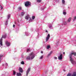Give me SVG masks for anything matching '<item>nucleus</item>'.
Here are the masks:
<instances>
[{"mask_svg": "<svg viewBox=\"0 0 76 76\" xmlns=\"http://www.w3.org/2000/svg\"><path fill=\"white\" fill-rule=\"evenodd\" d=\"M46 48H47V49H49V48H50V46L49 45V46H47Z\"/></svg>", "mask_w": 76, "mask_h": 76, "instance_id": "obj_22", "label": "nucleus"}, {"mask_svg": "<svg viewBox=\"0 0 76 76\" xmlns=\"http://www.w3.org/2000/svg\"><path fill=\"white\" fill-rule=\"evenodd\" d=\"M62 3L63 4H65V1H64V0H62Z\"/></svg>", "mask_w": 76, "mask_h": 76, "instance_id": "obj_14", "label": "nucleus"}, {"mask_svg": "<svg viewBox=\"0 0 76 76\" xmlns=\"http://www.w3.org/2000/svg\"><path fill=\"white\" fill-rule=\"evenodd\" d=\"M29 18H30V19H31V18L30 17Z\"/></svg>", "mask_w": 76, "mask_h": 76, "instance_id": "obj_38", "label": "nucleus"}, {"mask_svg": "<svg viewBox=\"0 0 76 76\" xmlns=\"http://www.w3.org/2000/svg\"><path fill=\"white\" fill-rule=\"evenodd\" d=\"M3 38L5 39L6 38V34H5V35H3L2 37H1V39H2Z\"/></svg>", "mask_w": 76, "mask_h": 76, "instance_id": "obj_10", "label": "nucleus"}, {"mask_svg": "<svg viewBox=\"0 0 76 76\" xmlns=\"http://www.w3.org/2000/svg\"><path fill=\"white\" fill-rule=\"evenodd\" d=\"M35 18V16H33L32 17V19H34Z\"/></svg>", "mask_w": 76, "mask_h": 76, "instance_id": "obj_26", "label": "nucleus"}, {"mask_svg": "<svg viewBox=\"0 0 76 76\" xmlns=\"http://www.w3.org/2000/svg\"><path fill=\"white\" fill-rule=\"evenodd\" d=\"M63 59V55L61 54L58 57V59L60 60H61Z\"/></svg>", "mask_w": 76, "mask_h": 76, "instance_id": "obj_6", "label": "nucleus"}, {"mask_svg": "<svg viewBox=\"0 0 76 76\" xmlns=\"http://www.w3.org/2000/svg\"><path fill=\"white\" fill-rule=\"evenodd\" d=\"M18 10L19 11L20 10H22V7H18Z\"/></svg>", "mask_w": 76, "mask_h": 76, "instance_id": "obj_13", "label": "nucleus"}, {"mask_svg": "<svg viewBox=\"0 0 76 76\" xmlns=\"http://www.w3.org/2000/svg\"><path fill=\"white\" fill-rule=\"evenodd\" d=\"M46 32H48V31H47V30H46Z\"/></svg>", "mask_w": 76, "mask_h": 76, "instance_id": "obj_37", "label": "nucleus"}, {"mask_svg": "<svg viewBox=\"0 0 76 76\" xmlns=\"http://www.w3.org/2000/svg\"><path fill=\"white\" fill-rule=\"evenodd\" d=\"M1 9H3V7L1 6Z\"/></svg>", "mask_w": 76, "mask_h": 76, "instance_id": "obj_34", "label": "nucleus"}, {"mask_svg": "<svg viewBox=\"0 0 76 76\" xmlns=\"http://www.w3.org/2000/svg\"><path fill=\"white\" fill-rule=\"evenodd\" d=\"M72 54L74 56H76V52L72 53Z\"/></svg>", "mask_w": 76, "mask_h": 76, "instance_id": "obj_16", "label": "nucleus"}, {"mask_svg": "<svg viewBox=\"0 0 76 76\" xmlns=\"http://www.w3.org/2000/svg\"><path fill=\"white\" fill-rule=\"evenodd\" d=\"M31 2L29 1H27L25 2V5L26 7H28L29 6H31Z\"/></svg>", "mask_w": 76, "mask_h": 76, "instance_id": "obj_3", "label": "nucleus"}, {"mask_svg": "<svg viewBox=\"0 0 76 76\" xmlns=\"http://www.w3.org/2000/svg\"><path fill=\"white\" fill-rule=\"evenodd\" d=\"M6 44L7 45V46L8 47L9 46H10V44L9 42H6Z\"/></svg>", "mask_w": 76, "mask_h": 76, "instance_id": "obj_11", "label": "nucleus"}, {"mask_svg": "<svg viewBox=\"0 0 76 76\" xmlns=\"http://www.w3.org/2000/svg\"><path fill=\"white\" fill-rule=\"evenodd\" d=\"M21 64H24L25 63H24V61H22L21 62Z\"/></svg>", "mask_w": 76, "mask_h": 76, "instance_id": "obj_24", "label": "nucleus"}, {"mask_svg": "<svg viewBox=\"0 0 76 76\" xmlns=\"http://www.w3.org/2000/svg\"><path fill=\"white\" fill-rule=\"evenodd\" d=\"M50 34H48L46 38V42L48 41V40L50 39Z\"/></svg>", "mask_w": 76, "mask_h": 76, "instance_id": "obj_5", "label": "nucleus"}, {"mask_svg": "<svg viewBox=\"0 0 76 76\" xmlns=\"http://www.w3.org/2000/svg\"><path fill=\"white\" fill-rule=\"evenodd\" d=\"M66 12H63V14L64 15H66Z\"/></svg>", "mask_w": 76, "mask_h": 76, "instance_id": "obj_23", "label": "nucleus"}, {"mask_svg": "<svg viewBox=\"0 0 76 76\" xmlns=\"http://www.w3.org/2000/svg\"><path fill=\"white\" fill-rule=\"evenodd\" d=\"M64 70V71H65V70Z\"/></svg>", "mask_w": 76, "mask_h": 76, "instance_id": "obj_39", "label": "nucleus"}, {"mask_svg": "<svg viewBox=\"0 0 76 76\" xmlns=\"http://www.w3.org/2000/svg\"><path fill=\"white\" fill-rule=\"evenodd\" d=\"M35 54L34 53L32 52L29 54V56L26 58L27 60H32L35 57Z\"/></svg>", "mask_w": 76, "mask_h": 76, "instance_id": "obj_1", "label": "nucleus"}, {"mask_svg": "<svg viewBox=\"0 0 76 76\" xmlns=\"http://www.w3.org/2000/svg\"><path fill=\"white\" fill-rule=\"evenodd\" d=\"M3 39H0V45L2 46L3 45Z\"/></svg>", "mask_w": 76, "mask_h": 76, "instance_id": "obj_8", "label": "nucleus"}, {"mask_svg": "<svg viewBox=\"0 0 76 76\" xmlns=\"http://www.w3.org/2000/svg\"><path fill=\"white\" fill-rule=\"evenodd\" d=\"M28 19H29L28 16H27L26 17V19L27 20H28Z\"/></svg>", "mask_w": 76, "mask_h": 76, "instance_id": "obj_15", "label": "nucleus"}, {"mask_svg": "<svg viewBox=\"0 0 76 76\" xmlns=\"http://www.w3.org/2000/svg\"><path fill=\"white\" fill-rule=\"evenodd\" d=\"M43 58V56H42L40 58V59H42Z\"/></svg>", "mask_w": 76, "mask_h": 76, "instance_id": "obj_28", "label": "nucleus"}, {"mask_svg": "<svg viewBox=\"0 0 76 76\" xmlns=\"http://www.w3.org/2000/svg\"><path fill=\"white\" fill-rule=\"evenodd\" d=\"M74 20H76V16L74 17Z\"/></svg>", "mask_w": 76, "mask_h": 76, "instance_id": "obj_32", "label": "nucleus"}, {"mask_svg": "<svg viewBox=\"0 0 76 76\" xmlns=\"http://www.w3.org/2000/svg\"><path fill=\"white\" fill-rule=\"evenodd\" d=\"M31 69L30 68H29L27 70V71L26 72V76H28V73H29V71H30V70Z\"/></svg>", "mask_w": 76, "mask_h": 76, "instance_id": "obj_7", "label": "nucleus"}, {"mask_svg": "<svg viewBox=\"0 0 76 76\" xmlns=\"http://www.w3.org/2000/svg\"><path fill=\"white\" fill-rule=\"evenodd\" d=\"M41 53H42H42H43V52H42V51H41Z\"/></svg>", "mask_w": 76, "mask_h": 76, "instance_id": "obj_35", "label": "nucleus"}, {"mask_svg": "<svg viewBox=\"0 0 76 76\" xmlns=\"http://www.w3.org/2000/svg\"><path fill=\"white\" fill-rule=\"evenodd\" d=\"M71 18H70L68 20V22H70V21L71 20Z\"/></svg>", "mask_w": 76, "mask_h": 76, "instance_id": "obj_17", "label": "nucleus"}, {"mask_svg": "<svg viewBox=\"0 0 76 76\" xmlns=\"http://www.w3.org/2000/svg\"><path fill=\"white\" fill-rule=\"evenodd\" d=\"M54 59H56H56H57V57H54Z\"/></svg>", "mask_w": 76, "mask_h": 76, "instance_id": "obj_30", "label": "nucleus"}, {"mask_svg": "<svg viewBox=\"0 0 76 76\" xmlns=\"http://www.w3.org/2000/svg\"><path fill=\"white\" fill-rule=\"evenodd\" d=\"M41 1V0H37V2L38 3H40Z\"/></svg>", "mask_w": 76, "mask_h": 76, "instance_id": "obj_20", "label": "nucleus"}, {"mask_svg": "<svg viewBox=\"0 0 76 76\" xmlns=\"http://www.w3.org/2000/svg\"><path fill=\"white\" fill-rule=\"evenodd\" d=\"M6 25H7V21H6V23H5Z\"/></svg>", "mask_w": 76, "mask_h": 76, "instance_id": "obj_31", "label": "nucleus"}, {"mask_svg": "<svg viewBox=\"0 0 76 76\" xmlns=\"http://www.w3.org/2000/svg\"><path fill=\"white\" fill-rule=\"evenodd\" d=\"M10 15H9L8 16V19H9V18H10Z\"/></svg>", "mask_w": 76, "mask_h": 76, "instance_id": "obj_27", "label": "nucleus"}, {"mask_svg": "<svg viewBox=\"0 0 76 76\" xmlns=\"http://www.w3.org/2000/svg\"><path fill=\"white\" fill-rule=\"evenodd\" d=\"M16 75V72L15 70L13 71V75Z\"/></svg>", "mask_w": 76, "mask_h": 76, "instance_id": "obj_18", "label": "nucleus"}, {"mask_svg": "<svg viewBox=\"0 0 76 76\" xmlns=\"http://www.w3.org/2000/svg\"><path fill=\"white\" fill-rule=\"evenodd\" d=\"M24 14H25L24 12H21V16H23V15H24Z\"/></svg>", "mask_w": 76, "mask_h": 76, "instance_id": "obj_21", "label": "nucleus"}, {"mask_svg": "<svg viewBox=\"0 0 76 76\" xmlns=\"http://www.w3.org/2000/svg\"><path fill=\"white\" fill-rule=\"evenodd\" d=\"M27 52H28V51H31V50H30V49H28L27 50Z\"/></svg>", "mask_w": 76, "mask_h": 76, "instance_id": "obj_25", "label": "nucleus"}, {"mask_svg": "<svg viewBox=\"0 0 76 76\" xmlns=\"http://www.w3.org/2000/svg\"><path fill=\"white\" fill-rule=\"evenodd\" d=\"M17 76H22V74H21V73H20L17 72Z\"/></svg>", "mask_w": 76, "mask_h": 76, "instance_id": "obj_12", "label": "nucleus"}, {"mask_svg": "<svg viewBox=\"0 0 76 76\" xmlns=\"http://www.w3.org/2000/svg\"><path fill=\"white\" fill-rule=\"evenodd\" d=\"M72 56H73V54H72V53L69 55V57L70 58V61H71V63L72 64H73V63L75 62V61H74V60H73L72 58Z\"/></svg>", "mask_w": 76, "mask_h": 76, "instance_id": "obj_2", "label": "nucleus"}, {"mask_svg": "<svg viewBox=\"0 0 76 76\" xmlns=\"http://www.w3.org/2000/svg\"><path fill=\"white\" fill-rule=\"evenodd\" d=\"M19 71L21 73H23V70L22 69V68L20 67L19 68Z\"/></svg>", "mask_w": 76, "mask_h": 76, "instance_id": "obj_9", "label": "nucleus"}, {"mask_svg": "<svg viewBox=\"0 0 76 76\" xmlns=\"http://www.w3.org/2000/svg\"><path fill=\"white\" fill-rule=\"evenodd\" d=\"M64 24L65 25H66L67 24V22H64Z\"/></svg>", "mask_w": 76, "mask_h": 76, "instance_id": "obj_29", "label": "nucleus"}, {"mask_svg": "<svg viewBox=\"0 0 76 76\" xmlns=\"http://www.w3.org/2000/svg\"><path fill=\"white\" fill-rule=\"evenodd\" d=\"M63 54H65V52H63Z\"/></svg>", "mask_w": 76, "mask_h": 76, "instance_id": "obj_36", "label": "nucleus"}, {"mask_svg": "<svg viewBox=\"0 0 76 76\" xmlns=\"http://www.w3.org/2000/svg\"><path fill=\"white\" fill-rule=\"evenodd\" d=\"M15 24H14L13 25V28H15Z\"/></svg>", "mask_w": 76, "mask_h": 76, "instance_id": "obj_33", "label": "nucleus"}, {"mask_svg": "<svg viewBox=\"0 0 76 76\" xmlns=\"http://www.w3.org/2000/svg\"><path fill=\"white\" fill-rule=\"evenodd\" d=\"M53 53V52L51 51L50 52V53L48 54V56H50L51 54H52Z\"/></svg>", "mask_w": 76, "mask_h": 76, "instance_id": "obj_19", "label": "nucleus"}, {"mask_svg": "<svg viewBox=\"0 0 76 76\" xmlns=\"http://www.w3.org/2000/svg\"><path fill=\"white\" fill-rule=\"evenodd\" d=\"M67 76H76V72H74L73 74H71L70 73L68 74L67 75Z\"/></svg>", "mask_w": 76, "mask_h": 76, "instance_id": "obj_4", "label": "nucleus"}]
</instances>
